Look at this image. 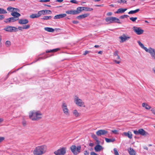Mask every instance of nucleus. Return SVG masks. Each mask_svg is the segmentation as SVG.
<instances>
[{
  "instance_id": "obj_60",
  "label": "nucleus",
  "mask_w": 155,
  "mask_h": 155,
  "mask_svg": "<svg viewBox=\"0 0 155 155\" xmlns=\"http://www.w3.org/2000/svg\"><path fill=\"white\" fill-rule=\"evenodd\" d=\"M121 1V2L123 3H126L127 2L126 1H125L124 0H120Z\"/></svg>"
},
{
  "instance_id": "obj_29",
  "label": "nucleus",
  "mask_w": 155,
  "mask_h": 155,
  "mask_svg": "<svg viewBox=\"0 0 155 155\" xmlns=\"http://www.w3.org/2000/svg\"><path fill=\"white\" fill-rule=\"evenodd\" d=\"M30 17L31 18H38L37 14H32L30 15Z\"/></svg>"
},
{
  "instance_id": "obj_5",
  "label": "nucleus",
  "mask_w": 155,
  "mask_h": 155,
  "mask_svg": "<svg viewBox=\"0 0 155 155\" xmlns=\"http://www.w3.org/2000/svg\"><path fill=\"white\" fill-rule=\"evenodd\" d=\"M81 148V146L76 147L75 145H72L70 147V149L74 154L77 155L80 153Z\"/></svg>"
},
{
  "instance_id": "obj_17",
  "label": "nucleus",
  "mask_w": 155,
  "mask_h": 155,
  "mask_svg": "<svg viewBox=\"0 0 155 155\" xmlns=\"http://www.w3.org/2000/svg\"><path fill=\"white\" fill-rule=\"evenodd\" d=\"M123 135L124 136L127 137L130 139H132V134L131 132L128 131L127 132H124Z\"/></svg>"
},
{
  "instance_id": "obj_18",
  "label": "nucleus",
  "mask_w": 155,
  "mask_h": 155,
  "mask_svg": "<svg viewBox=\"0 0 155 155\" xmlns=\"http://www.w3.org/2000/svg\"><path fill=\"white\" fill-rule=\"evenodd\" d=\"M11 15L14 17L17 18H19V17L21 16V15L19 13L17 12H14L11 13Z\"/></svg>"
},
{
  "instance_id": "obj_26",
  "label": "nucleus",
  "mask_w": 155,
  "mask_h": 155,
  "mask_svg": "<svg viewBox=\"0 0 155 155\" xmlns=\"http://www.w3.org/2000/svg\"><path fill=\"white\" fill-rule=\"evenodd\" d=\"M142 106L143 107H145L147 110H149L151 108V107L150 106L145 103H142Z\"/></svg>"
},
{
  "instance_id": "obj_37",
  "label": "nucleus",
  "mask_w": 155,
  "mask_h": 155,
  "mask_svg": "<svg viewBox=\"0 0 155 155\" xmlns=\"http://www.w3.org/2000/svg\"><path fill=\"white\" fill-rule=\"evenodd\" d=\"M4 21L6 23H9L11 22L10 18L6 19Z\"/></svg>"
},
{
  "instance_id": "obj_62",
  "label": "nucleus",
  "mask_w": 155,
  "mask_h": 155,
  "mask_svg": "<svg viewBox=\"0 0 155 155\" xmlns=\"http://www.w3.org/2000/svg\"><path fill=\"white\" fill-rule=\"evenodd\" d=\"M88 51H85L84 53L83 54L84 55H86L88 53Z\"/></svg>"
},
{
  "instance_id": "obj_2",
  "label": "nucleus",
  "mask_w": 155,
  "mask_h": 155,
  "mask_svg": "<svg viewBox=\"0 0 155 155\" xmlns=\"http://www.w3.org/2000/svg\"><path fill=\"white\" fill-rule=\"evenodd\" d=\"M42 114L39 111L33 110L30 111L29 113L30 119L32 120H38L42 117Z\"/></svg>"
},
{
  "instance_id": "obj_10",
  "label": "nucleus",
  "mask_w": 155,
  "mask_h": 155,
  "mask_svg": "<svg viewBox=\"0 0 155 155\" xmlns=\"http://www.w3.org/2000/svg\"><path fill=\"white\" fill-rule=\"evenodd\" d=\"M133 30L135 33L137 35H140L143 34L144 30L141 29L140 28L134 26L132 28Z\"/></svg>"
},
{
  "instance_id": "obj_40",
  "label": "nucleus",
  "mask_w": 155,
  "mask_h": 155,
  "mask_svg": "<svg viewBox=\"0 0 155 155\" xmlns=\"http://www.w3.org/2000/svg\"><path fill=\"white\" fill-rule=\"evenodd\" d=\"M114 153L115 155H119V153L117 150L116 148H114Z\"/></svg>"
},
{
  "instance_id": "obj_34",
  "label": "nucleus",
  "mask_w": 155,
  "mask_h": 155,
  "mask_svg": "<svg viewBox=\"0 0 155 155\" xmlns=\"http://www.w3.org/2000/svg\"><path fill=\"white\" fill-rule=\"evenodd\" d=\"M6 11L2 8H0V14H6Z\"/></svg>"
},
{
  "instance_id": "obj_54",
  "label": "nucleus",
  "mask_w": 155,
  "mask_h": 155,
  "mask_svg": "<svg viewBox=\"0 0 155 155\" xmlns=\"http://www.w3.org/2000/svg\"><path fill=\"white\" fill-rule=\"evenodd\" d=\"M4 137H0V143L2 142L3 140L4 139Z\"/></svg>"
},
{
  "instance_id": "obj_27",
  "label": "nucleus",
  "mask_w": 155,
  "mask_h": 155,
  "mask_svg": "<svg viewBox=\"0 0 155 155\" xmlns=\"http://www.w3.org/2000/svg\"><path fill=\"white\" fill-rule=\"evenodd\" d=\"M140 10L139 9H137L135 10H131L128 12L129 14H134Z\"/></svg>"
},
{
  "instance_id": "obj_64",
  "label": "nucleus",
  "mask_w": 155,
  "mask_h": 155,
  "mask_svg": "<svg viewBox=\"0 0 155 155\" xmlns=\"http://www.w3.org/2000/svg\"><path fill=\"white\" fill-rule=\"evenodd\" d=\"M153 72L155 74V67H154L153 68Z\"/></svg>"
},
{
  "instance_id": "obj_11",
  "label": "nucleus",
  "mask_w": 155,
  "mask_h": 155,
  "mask_svg": "<svg viewBox=\"0 0 155 155\" xmlns=\"http://www.w3.org/2000/svg\"><path fill=\"white\" fill-rule=\"evenodd\" d=\"M107 133V131L104 130H100L96 132L97 135L98 136H100L101 135H104Z\"/></svg>"
},
{
  "instance_id": "obj_3",
  "label": "nucleus",
  "mask_w": 155,
  "mask_h": 155,
  "mask_svg": "<svg viewBox=\"0 0 155 155\" xmlns=\"http://www.w3.org/2000/svg\"><path fill=\"white\" fill-rule=\"evenodd\" d=\"M137 43L144 50L147 52L150 53L152 57L153 58L155 59V50L154 49L150 47L147 48L144 47L143 44L140 41H138Z\"/></svg>"
},
{
  "instance_id": "obj_1",
  "label": "nucleus",
  "mask_w": 155,
  "mask_h": 155,
  "mask_svg": "<svg viewBox=\"0 0 155 155\" xmlns=\"http://www.w3.org/2000/svg\"><path fill=\"white\" fill-rule=\"evenodd\" d=\"M47 150V146L43 145L36 147L33 152L34 155H41L45 153Z\"/></svg>"
},
{
  "instance_id": "obj_55",
  "label": "nucleus",
  "mask_w": 155,
  "mask_h": 155,
  "mask_svg": "<svg viewBox=\"0 0 155 155\" xmlns=\"http://www.w3.org/2000/svg\"><path fill=\"white\" fill-rule=\"evenodd\" d=\"M151 111H152V113L154 114L155 115V109L153 108L151 109Z\"/></svg>"
},
{
  "instance_id": "obj_4",
  "label": "nucleus",
  "mask_w": 155,
  "mask_h": 155,
  "mask_svg": "<svg viewBox=\"0 0 155 155\" xmlns=\"http://www.w3.org/2000/svg\"><path fill=\"white\" fill-rule=\"evenodd\" d=\"M105 21L109 24L114 22L119 24L121 23L119 19L114 17H110L107 18L105 19Z\"/></svg>"
},
{
  "instance_id": "obj_35",
  "label": "nucleus",
  "mask_w": 155,
  "mask_h": 155,
  "mask_svg": "<svg viewBox=\"0 0 155 155\" xmlns=\"http://www.w3.org/2000/svg\"><path fill=\"white\" fill-rule=\"evenodd\" d=\"M14 8L9 7L7 8V10L9 12H14Z\"/></svg>"
},
{
  "instance_id": "obj_49",
  "label": "nucleus",
  "mask_w": 155,
  "mask_h": 155,
  "mask_svg": "<svg viewBox=\"0 0 155 155\" xmlns=\"http://www.w3.org/2000/svg\"><path fill=\"white\" fill-rule=\"evenodd\" d=\"M5 18V16L3 15H0V20H2Z\"/></svg>"
},
{
  "instance_id": "obj_23",
  "label": "nucleus",
  "mask_w": 155,
  "mask_h": 155,
  "mask_svg": "<svg viewBox=\"0 0 155 155\" xmlns=\"http://www.w3.org/2000/svg\"><path fill=\"white\" fill-rule=\"evenodd\" d=\"M60 50V49L59 48H57L55 49H54L52 50H46V53H49V52H57L59 51Z\"/></svg>"
},
{
  "instance_id": "obj_32",
  "label": "nucleus",
  "mask_w": 155,
  "mask_h": 155,
  "mask_svg": "<svg viewBox=\"0 0 155 155\" xmlns=\"http://www.w3.org/2000/svg\"><path fill=\"white\" fill-rule=\"evenodd\" d=\"M73 113L74 115L76 117H77L78 116L79 113L78 112V111L76 110H73Z\"/></svg>"
},
{
  "instance_id": "obj_39",
  "label": "nucleus",
  "mask_w": 155,
  "mask_h": 155,
  "mask_svg": "<svg viewBox=\"0 0 155 155\" xmlns=\"http://www.w3.org/2000/svg\"><path fill=\"white\" fill-rule=\"evenodd\" d=\"M130 20L133 22H134L137 19V17H130Z\"/></svg>"
},
{
  "instance_id": "obj_43",
  "label": "nucleus",
  "mask_w": 155,
  "mask_h": 155,
  "mask_svg": "<svg viewBox=\"0 0 155 155\" xmlns=\"http://www.w3.org/2000/svg\"><path fill=\"white\" fill-rule=\"evenodd\" d=\"M30 25H25L23 26L24 29H28L30 28Z\"/></svg>"
},
{
  "instance_id": "obj_57",
  "label": "nucleus",
  "mask_w": 155,
  "mask_h": 155,
  "mask_svg": "<svg viewBox=\"0 0 155 155\" xmlns=\"http://www.w3.org/2000/svg\"><path fill=\"white\" fill-rule=\"evenodd\" d=\"M114 61L115 63H116V64H119L120 62V61H116V60H114Z\"/></svg>"
},
{
  "instance_id": "obj_30",
  "label": "nucleus",
  "mask_w": 155,
  "mask_h": 155,
  "mask_svg": "<svg viewBox=\"0 0 155 155\" xmlns=\"http://www.w3.org/2000/svg\"><path fill=\"white\" fill-rule=\"evenodd\" d=\"M81 9L80 7H78L77 8V10H75L76 14H77L80 13L81 12Z\"/></svg>"
},
{
  "instance_id": "obj_21",
  "label": "nucleus",
  "mask_w": 155,
  "mask_h": 155,
  "mask_svg": "<svg viewBox=\"0 0 155 155\" xmlns=\"http://www.w3.org/2000/svg\"><path fill=\"white\" fill-rule=\"evenodd\" d=\"M89 15V14H84L82 15H80L77 17V18L78 19H81L83 18H84L88 16Z\"/></svg>"
},
{
  "instance_id": "obj_46",
  "label": "nucleus",
  "mask_w": 155,
  "mask_h": 155,
  "mask_svg": "<svg viewBox=\"0 0 155 155\" xmlns=\"http://www.w3.org/2000/svg\"><path fill=\"white\" fill-rule=\"evenodd\" d=\"M111 131L112 133L115 134H118V131L117 130H111Z\"/></svg>"
},
{
  "instance_id": "obj_38",
  "label": "nucleus",
  "mask_w": 155,
  "mask_h": 155,
  "mask_svg": "<svg viewBox=\"0 0 155 155\" xmlns=\"http://www.w3.org/2000/svg\"><path fill=\"white\" fill-rule=\"evenodd\" d=\"M93 10L92 8H90L88 7H85V11H90Z\"/></svg>"
},
{
  "instance_id": "obj_56",
  "label": "nucleus",
  "mask_w": 155,
  "mask_h": 155,
  "mask_svg": "<svg viewBox=\"0 0 155 155\" xmlns=\"http://www.w3.org/2000/svg\"><path fill=\"white\" fill-rule=\"evenodd\" d=\"M72 22L74 24H78L79 22L78 21H72Z\"/></svg>"
},
{
  "instance_id": "obj_15",
  "label": "nucleus",
  "mask_w": 155,
  "mask_h": 155,
  "mask_svg": "<svg viewBox=\"0 0 155 155\" xmlns=\"http://www.w3.org/2000/svg\"><path fill=\"white\" fill-rule=\"evenodd\" d=\"M103 149L102 147L99 144L96 145L94 148V149L96 152H99L103 150Z\"/></svg>"
},
{
  "instance_id": "obj_44",
  "label": "nucleus",
  "mask_w": 155,
  "mask_h": 155,
  "mask_svg": "<svg viewBox=\"0 0 155 155\" xmlns=\"http://www.w3.org/2000/svg\"><path fill=\"white\" fill-rule=\"evenodd\" d=\"M92 137L95 140H97L98 138L97 136L94 134H93L91 135Z\"/></svg>"
},
{
  "instance_id": "obj_20",
  "label": "nucleus",
  "mask_w": 155,
  "mask_h": 155,
  "mask_svg": "<svg viewBox=\"0 0 155 155\" xmlns=\"http://www.w3.org/2000/svg\"><path fill=\"white\" fill-rule=\"evenodd\" d=\"M128 151L130 155H136L135 151L132 148H128Z\"/></svg>"
},
{
  "instance_id": "obj_13",
  "label": "nucleus",
  "mask_w": 155,
  "mask_h": 155,
  "mask_svg": "<svg viewBox=\"0 0 155 155\" xmlns=\"http://www.w3.org/2000/svg\"><path fill=\"white\" fill-rule=\"evenodd\" d=\"M29 22L28 20L27 19H21L18 20V23L21 25H25Z\"/></svg>"
},
{
  "instance_id": "obj_52",
  "label": "nucleus",
  "mask_w": 155,
  "mask_h": 155,
  "mask_svg": "<svg viewBox=\"0 0 155 155\" xmlns=\"http://www.w3.org/2000/svg\"><path fill=\"white\" fill-rule=\"evenodd\" d=\"M18 29H19V30H20L21 31H22L23 29H24L23 27H20L19 26L18 27Z\"/></svg>"
},
{
  "instance_id": "obj_19",
  "label": "nucleus",
  "mask_w": 155,
  "mask_h": 155,
  "mask_svg": "<svg viewBox=\"0 0 155 155\" xmlns=\"http://www.w3.org/2000/svg\"><path fill=\"white\" fill-rule=\"evenodd\" d=\"M127 9V8L124 9L122 8H120L118 9L115 12V13L116 14L123 13L126 11Z\"/></svg>"
},
{
  "instance_id": "obj_61",
  "label": "nucleus",
  "mask_w": 155,
  "mask_h": 155,
  "mask_svg": "<svg viewBox=\"0 0 155 155\" xmlns=\"http://www.w3.org/2000/svg\"><path fill=\"white\" fill-rule=\"evenodd\" d=\"M85 155H88L89 153L87 152V151H85L84 153Z\"/></svg>"
},
{
  "instance_id": "obj_9",
  "label": "nucleus",
  "mask_w": 155,
  "mask_h": 155,
  "mask_svg": "<svg viewBox=\"0 0 155 155\" xmlns=\"http://www.w3.org/2000/svg\"><path fill=\"white\" fill-rule=\"evenodd\" d=\"M4 30L7 32H13L17 31H18L17 28L15 27L11 26H7L5 27Z\"/></svg>"
},
{
  "instance_id": "obj_41",
  "label": "nucleus",
  "mask_w": 155,
  "mask_h": 155,
  "mask_svg": "<svg viewBox=\"0 0 155 155\" xmlns=\"http://www.w3.org/2000/svg\"><path fill=\"white\" fill-rule=\"evenodd\" d=\"M11 44V42L9 41H7L5 42V45H7V46H9Z\"/></svg>"
},
{
  "instance_id": "obj_28",
  "label": "nucleus",
  "mask_w": 155,
  "mask_h": 155,
  "mask_svg": "<svg viewBox=\"0 0 155 155\" xmlns=\"http://www.w3.org/2000/svg\"><path fill=\"white\" fill-rule=\"evenodd\" d=\"M44 15L51 14L52 12L49 10H43Z\"/></svg>"
},
{
  "instance_id": "obj_24",
  "label": "nucleus",
  "mask_w": 155,
  "mask_h": 155,
  "mask_svg": "<svg viewBox=\"0 0 155 155\" xmlns=\"http://www.w3.org/2000/svg\"><path fill=\"white\" fill-rule=\"evenodd\" d=\"M44 29L46 31L51 32H53L54 31V29L49 27H45Z\"/></svg>"
},
{
  "instance_id": "obj_12",
  "label": "nucleus",
  "mask_w": 155,
  "mask_h": 155,
  "mask_svg": "<svg viewBox=\"0 0 155 155\" xmlns=\"http://www.w3.org/2000/svg\"><path fill=\"white\" fill-rule=\"evenodd\" d=\"M130 36H127L124 34L120 37V38L122 42L126 41L127 40L130 39Z\"/></svg>"
},
{
  "instance_id": "obj_16",
  "label": "nucleus",
  "mask_w": 155,
  "mask_h": 155,
  "mask_svg": "<svg viewBox=\"0 0 155 155\" xmlns=\"http://www.w3.org/2000/svg\"><path fill=\"white\" fill-rule=\"evenodd\" d=\"M138 132L139 134L142 136L147 135L148 133L146 132L143 129H140L138 130Z\"/></svg>"
},
{
  "instance_id": "obj_36",
  "label": "nucleus",
  "mask_w": 155,
  "mask_h": 155,
  "mask_svg": "<svg viewBox=\"0 0 155 155\" xmlns=\"http://www.w3.org/2000/svg\"><path fill=\"white\" fill-rule=\"evenodd\" d=\"M37 14L38 15V17H39L40 16H41L42 15H44V13H43V10L39 11L38 12V14Z\"/></svg>"
},
{
  "instance_id": "obj_51",
  "label": "nucleus",
  "mask_w": 155,
  "mask_h": 155,
  "mask_svg": "<svg viewBox=\"0 0 155 155\" xmlns=\"http://www.w3.org/2000/svg\"><path fill=\"white\" fill-rule=\"evenodd\" d=\"M95 140L96 141V143L97 144V145H100V141L98 140V138L97 139V140Z\"/></svg>"
},
{
  "instance_id": "obj_53",
  "label": "nucleus",
  "mask_w": 155,
  "mask_h": 155,
  "mask_svg": "<svg viewBox=\"0 0 155 155\" xmlns=\"http://www.w3.org/2000/svg\"><path fill=\"white\" fill-rule=\"evenodd\" d=\"M22 124L24 126H25L26 125V122L25 121H23L22 122Z\"/></svg>"
},
{
  "instance_id": "obj_42",
  "label": "nucleus",
  "mask_w": 155,
  "mask_h": 155,
  "mask_svg": "<svg viewBox=\"0 0 155 155\" xmlns=\"http://www.w3.org/2000/svg\"><path fill=\"white\" fill-rule=\"evenodd\" d=\"M128 17H129V16L128 15H124L120 16V18L121 19H123L124 18H127Z\"/></svg>"
},
{
  "instance_id": "obj_50",
  "label": "nucleus",
  "mask_w": 155,
  "mask_h": 155,
  "mask_svg": "<svg viewBox=\"0 0 155 155\" xmlns=\"http://www.w3.org/2000/svg\"><path fill=\"white\" fill-rule=\"evenodd\" d=\"M134 134L136 135H138L139 134L138 132V130H134Z\"/></svg>"
},
{
  "instance_id": "obj_59",
  "label": "nucleus",
  "mask_w": 155,
  "mask_h": 155,
  "mask_svg": "<svg viewBox=\"0 0 155 155\" xmlns=\"http://www.w3.org/2000/svg\"><path fill=\"white\" fill-rule=\"evenodd\" d=\"M80 8H81V11H84V10H85V7H80Z\"/></svg>"
},
{
  "instance_id": "obj_33",
  "label": "nucleus",
  "mask_w": 155,
  "mask_h": 155,
  "mask_svg": "<svg viewBox=\"0 0 155 155\" xmlns=\"http://www.w3.org/2000/svg\"><path fill=\"white\" fill-rule=\"evenodd\" d=\"M52 17L50 16H45L43 18H41V19L43 20H48L51 18Z\"/></svg>"
},
{
  "instance_id": "obj_7",
  "label": "nucleus",
  "mask_w": 155,
  "mask_h": 155,
  "mask_svg": "<svg viewBox=\"0 0 155 155\" xmlns=\"http://www.w3.org/2000/svg\"><path fill=\"white\" fill-rule=\"evenodd\" d=\"M66 150L65 147L60 148L54 152L55 155H64L66 153Z\"/></svg>"
},
{
  "instance_id": "obj_45",
  "label": "nucleus",
  "mask_w": 155,
  "mask_h": 155,
  "mask_svg": "<svg viewBox=\"0 0 155 155\" xmlns=\"http://www.w3.org/2000/svg\"><path fill=\"white\" fill-rule=\"evenodd\" d=\"M70 2L71 3H75V4H78V2L76 1V0H71L70 1Z\"/></svg>"
},
{
  "instance_id": "obj_25",
  "label": "nucleus",
  "mask_w": 155,
  "mask_h": 155,
  "mask_svg": "<svg viewBox=\"0 0 155 155\" xmlns=\"http://www.w3.org/2000/svg\"><path fill=\"white\" fill-rule=\"evenodd\" d=\"M105 140L107 143L113 142L115 141V139L114 138L112 139H109L105 138Z\"/></svg>"
},
{
  "instance_id": "obj_22",
  "label": "nucleus",
  "mask_w": 155,
  "mask_h": 155,
  "mask_svg": "<svg viewBox=\"0 0 155 155\" xmlns=\"http://www.w3.org/2000/svg\"><path fill=\"white\" fill-rule=\"evenodd\" d=\"M66 13L69 14L76 15L75 10H68L66 11Z\"/></svg>"
},
{
  "instance_id": "obj_6",
  "label": "nucleus",
  "mask_w": 155,
  "mask_h": 155,
  "mask_svg": "<svg viewBox=\"0 0 155 155\" xmlns=\"http://www.w3.org/2000/svg\"><path fill=\"white\" fill-rule=\"evenodd\" d=\"M74 101V102L77 106L80 107H84V103L83 102L81 99L79 98L78 96H75V97Z\"/></svg>"
},
{
  "instance_id": "obj_14",
  "label": "nucleus",
  "mask_w": 155,
  "mask_h": 155,
  "mask_svg": "<svg viewBox=\"0 0 155 155\" xmlns=\"http://www.w3.org/2000/svg\"><path fill=\"white\" fill-rule=\"evenodd\" d=\"M66 15H67L66 14H59L55 16L54 17V19H60L66 16Z\"/></svg>"
},
{
  "instance_id": "obj_31",
  "label": "nucleus",
  "mask_w": 155,
  "mask_h": 155,
  "mask_svg": "<svg viewBox=\"0 0 155 155\" xmlns=\"http://www.w3.org/2000/svg\"><path fill=\"white\" fill-rule=\"evenodd\" d=\"M11 22H13L19 20V18H17L15 17L10 18Z\"/></svg>"
},
{
  "instance_id": "obj_63",
  "label": "nucleus",
  "mask_w": 155,
  "mask_h": 155,
  "mask_svg": "<svg viewBox=\"0 0 155 155\" xmlns=\"http://www.w3.org/2000/svg\"><path fill=\"white\" fill-rule=\"evenodd\" d=\"M112 14V13L111 12H108L107 13V15L108 16L111 15Z\"/></svg>"
},
{
  "instance_id": "obj_58",
  "label": "nucleus",
  "mask_w": 155,
  "mask_h": 155,
  "mask_svg": "<svg viewBox=\"0 0 155 155\" xmlns=\"http://www.w3.org/2000/svg\"><path fill=\"white\" fill-rule=\"evenodd\" d=\"M19 10L18 8H14V12H17V11H19Z\"/></svg>"
},
{
  "instance_id": "obj_48",
  "label": "nucleus",
  "mask_w": 155,
  "mask_h": 155,
  "mask_svg": "<svg viewBox=\"0 0 155 155\" xmlns=\"http://www.w3.org/2000/svg\"><path fill=\"white\" fill-rule=\"evenodd\" d=\"M50 0H41L40 1V2H49L50 1Z\"/></svg>"
},
{
  "instance_id": "obj_8",
  "label": "nucleus",
  "mask_w": 155,
  "mask_h": 155,
  "mask_svg": "<svg viewBox=\"0 0 155 155\" xmlns=\"http://www.w3.org/2000/svg\"><path fill=\"white\" fill-rule=\"evenodd\" d=\"M61 108L64 114L67 116H69L70 114L69 111L67 107V104L65 103H63L61 106Z\"/></svg>"
},
{
  "instance_id": "obj_47",
  "label": "nucleus",
  "mask_w": 155,
  "mask_h": 155,
  "mask_svg": "<svg viewBox=\"0 0 155 155\" xmlns=\"http://www.w3.org/2000/svg\"><path fill=\"white\" fill-rule=\"evenodd\" d=\"M118 51H115L114 53V55L115 56H118Z\"/></svg>"
}]
</instances>
